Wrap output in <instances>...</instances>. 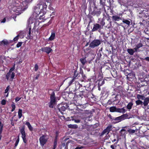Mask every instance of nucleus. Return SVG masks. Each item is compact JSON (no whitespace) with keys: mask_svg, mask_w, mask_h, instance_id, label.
Segmentation results:
<instances>
[{"mask_svg":"<svg viewBox=\"0 0 149 149\" xmlns=\"http://www.w3.org/2000/svg\"><path fill=\"white\" fill-rule=\"evenodd\" d=\"M47 6L46 5L44 6L42 4H38L34 7L33 9V15L35 17H39V19H42L44 18V15L45 13V10Z\"/></svg>","mask_w":149,"mask_h":149,"instance_id":"obj_1","label":"nucleus"},{"mask_svg":"<svg viewBox=\"0 0 149 149\" xmlns=\"http://www.w3.org/2000/svg\"><path fill=\"white\" fill-rule=\"evenodd\" d=\"M31 0H23L22 3H21L19 1H16L14 3V6L13 8V10L15 11H21L24 6L26 5V3H29Z\"/></svg>","mask_w":149,"mask_h":149,"instance_id":"obj_2","label":"nucleus"},{"mask_svg":"<svg viewBox=\"0 0 149 149\" xmlns=\"http://www.w3.org/2000/svg\"><path fill=\"white\" fill-rule=\"evenodd\" d=\"M50 101L49 103V107L51 108H53L54 106L56 104V99L55 96V93L53 92L51 95Z\"/></svg>","mask_w":149,"mask_h":149,"instance_id":"obj_3","label":"nucleus"},{"mask_svg":"<svg viewBox=\"0 0 149 149\" xmlns=\"http://www.w3.org/2000/svg\"><path fill=\"white\" fill-rule=\"evenodd\" d=\"M48 139V138L46 135H42L39 138V141L40 145L43 146L45 144Z\"/></svg>","mask_w":149,"mask_h":149,"instance_id":"obj_4","label":"nucleus"},{"mask_svg":"<svg viewBox=\"0 0 149 149\" xmlns=\"http://www.w3.org/2000/svg\"><path fill=\"white\" fill-rule=\"evenodd\" d=\"M100 43L101 42L99 40H95L91 43L90 47L91 48H94L99 45Z\"/></svg>","mask_w":149,"mask_h":149,"instance_id":"obj_5","label":"nucleus"},{"mask_svg":"<svg viewBox=\"0 0 149 149\" xmlns=\"http://www.w3.org/2000/svg\"><path fill=\"white\" fill-rule=\"evenodd\" d=\"M127 116L128 115L126 114H123L120 116L115 118L113 119V120H114L116 121V123H118L121 121L124 120L125 118H127Z\"/></svg>","mask_w":149,"mask_h":149,"instance_id":"obj_6","label":"nucleus"},{"mask_svg":"<svg viewBox=\"0 0 149 149\" xmlns=\"http://www.w3.org/2000/svg\"><path fill=\"white\" fill-rule=\"evenodd\" d=\"M20 132L22 134V138L24 142L26 143L27 142V140L26 139V133L24 128L22 127L20 130Z\"/></svg>","mask_w":149,"mask_h":149,"instance_id":"obj_7","label":"nucleus"},{"mask_svg":"<svg viewBox=\"0 0 149 149\" xmlns=\"http://www.w3.org/2000/svg\"><path fill=\"white\" fill-rule=\"evenodd\" d=\"M112 126L111 125H109L104 129L101 133V135H103L104 134H108L109 132L112 130Z\"/></svg>","mask_w":149,"mask_h":149,"instance_id":"obj_8","label":"nucleus"},{"mask_svg":"<svg viewBox=\"0 0 149 149\" xmlns=\"http://www.w3.org/2000/svg\"><path fill=\"white\" fill-rule=\"evenodd\" d=\"M102 29V27L101 25H100L96 23L94 24L93 28L92 29V31H94L97 30H98L99 31H100Z\"/></svg>","mask_w":149,"mask_h":149,"instance_id":"obj_9","label":"nucleus"},{"mask_svg":"<svg viewBox=\"0 0 149 149\" xmlns=\"http://www.w3.org/2000/svg\"><path fill=\"white\" fill-rule=\"evenodd\" d=\"M68 105L66 104H60L58 106V108L59 111L61 112L62 111H64L68 108Z\"/></svg>","mask_w":149,"mask_h":149,"instance_id":"obj_10","label":"nucleus"},{"mask_svg":"<svg viewBox=\"0 0 149 149\" xmlns=\"http://www.w3.org/2000/svg\"><path fill=\"white\" fill-rule=\"evenodd\" d=\"M40 51H41L49 54L51 53L52 50L50 47H42L41 49H40Z\"/></svg>","mask_w":149,"mask_h":149,"instance_id":"obj_11","label":"nucleus"},{"mask_svg":"<svg viewBox=\"0 0 149 149\" xmlns=\"http://www.w3.org/2000/svg\"><path fill=\"white\" fill-rule=\"evenodd\" d=\"M14 77L15 73L14 72L10 73L8 72L6 74V78L8 80L10 79H13L14 78Z\"/></svg>","mask_w":149,"mask_h":149,"instance_id":"obj_12","label":"nucleus"},{"mask_svg":"<svg viewBox=\"0 0 149 149\" xmlns=\"http://www.w3.org/2000/svg\"><path fill=\"white\" fill-rule=\"evenodd\" d=\"M37 18L38 19H39V17H35V16H34L33 15L32 17H31L29 19V24H32L36 22Z\"/></svg>","mask_w":149,"mask_h":149,"instance_id":"obj_13","label":"nucleus"},{"mask_svg":"<svg viewBox=\"0 0 149 149\" xmlns=\"http://www.w3.org/2000/svg\"><path fill=\"white\" fill-rule=\"evenodd\" d=\"M143 100H144V101L143 102V104L144 106H147L149 102V98L148 97H146Z\"/></svg>","mask_w":149,"mask_h":149,"instance_id":"obj_14","label":"nucleus"},{"mask_svg":"<svg viewBox=\"0 0 149 149\" xmlns=\"http://www.w3.org/2000/svg\"><path fill=\"white\" fill-rule=\"evenodd\" d=\"M112 17L113 20L114 21H118L121 19V18L117 15L113 16Z\"/></svg>","mask_w":149,"mask_h":149,"instance_id":"obj_15","label":"nucleus"},{"mask_svg":"<svg viewBox=\"0 0 149 149\" xmlns=\"http://www.w3.org/2000/svg\"><path fill=\"white\" fill-rule=\"evenodd\" d=\"M126 111V110L124 109V108H117L116 112H117L124 113Z\"/></svg>","mask_w":149,"mask_h":149,"instance_id":"obj_16","label":"nucleus"},{"mask_svg":"<svg viewBox=\"0 0 149 149\" xmlns=\"http://www.w3.org/2000/svg\"><path fill=\"white\" fill-rule=\"evenodd\" d=\"M127 51L128 53L130 55H133L134 52H136L135 51V50H134V49H128L127 50Z\"/></svg>","mask_w":149,"mask_h":149,"instance_id":"obj_17","label":"nucleus"},{"mask_svg":"<svg viewBox=\"0 0 149 149\" xmlns=\"http://www.w3.org/2000/svg\"><path fill=\"white\" fill-rule=\"evenodd\" d=\"M143 45L141 43H139L136 45L135 47L134 48V49L135 51L137 52L138 49L139 48L142 47Z\"/></svg>","mask_w":149,"mask_h":149,"instance_id":"obj_18","label":"nucleus"},{"mask_svg":"<svg viewBox=\"0 0 149 149\" xmlns=\"http://www.w3.org/2000/svg\"><path fill=\"white\" fill-rule=\"evenodd\" d=\"M68 127L70 128L76 129L78 127L77 125L69 124L68 125Z\"/></svg>","mask_w":149,"mask_h":149,"instance_id":"obj_19","label":"nucleus"},{"mask_svg":"<svg viewBox=\"0 0 149 149\" xmlns=\"http://www.w3.org/2000/svg\"><path fill=\"white\" fill-rule=\"evenodd\" d=\"M80 60L81 62L83 65H84L87 62L85 58H81Z\"/></svg>","mask_w":149,"mask_h":149,"instance_id":"obj_20","label":"nucleus"},{"mask_svg":"<svg viewBox=\"0 0 149 149\" xmlns=\"http://www.w3.org/2000/svg\"><path fill=\"white\" fill-rule=\"evenodd\" d=\"M55 33L52 32L50 37L49 38V40H53L55 38Z\"/></svg>","mask_w":149,"mask_h":149,"instance_id":"obj_21","label":"nucleus"},{"mask_svg":"<svg viewBox=\"0 0 149 149\" xmlns=\"http://www.w3.org/2000/svg\"><path fill=\"white\" fill-rule=\"evenodd\" d=\"M137 98L138 100H144V99L146 97L144 96L138 94L137 95Z\"/></svg>","mask_w":149,"mask_h":149,"instance_id":"obj_22","label":"nucleus"},{"mask_svg":"<svg viewBox=\"0 0 149 149\" xmlns=\"http://www.w3.org/2000/svg\"><path fill=\"white\" fill-rule=\"evenodd\" d=\"M25 124L27 126L30 130L31 131L32 130L33 127H32L30 124L29 122H26L25 123Z\"/></svg>","mask_w":149,"mask_h":149,"instance_id":"obj_23","label":"nucleus"},{"mask_svg":"<svg viewBox=\"0 0 149 149\" xmlns=\"http://www.w3.org/2000/svg\"><path fill=\"white\" fill-rule=\"evenodd\" d=\"M110 111L111 112H116L117 108L115 107H112L109 108Z\"/></svg>","mask_w":149,"mask_h":149,"instance_id":"obj_24","label":"nucleus"},{"mask_svg":"<svg viewBox=\"0 0 149 149\" xmlns=\"http://www.w3.org/2000/svg\"><path fill=\"white\" fill-rule=\"evenodd\" d=\"M133 105V104L132 102H130L127 106V109L129 110H130L132 109Z\"/></svg>","mask_w":149,"mask_h":149,"instance_id":"obj_25","label":"nucleus"},{"mask_svg":"<svg viewBox=\"0 0 149 149\" xmlns=\"http://www.w3.org/2000/svg\"><path fill=\"white\" fill-rule=\"evenodd\" d=\"M135 102L137 105H142L143 104V102L140 100H136Z\"/></svg>","mask_w":149,"mask_h":149,"instance_id":"obj_26","label":"nucleus"},{"mask_svg":"<svg viewBox=\"0 0 149 149\" xmlns=\"http://www.w3.org/2000/svg\"><path fill=\"white\" fill-rule=\"evenodd\" d=\"M22 110L20 109H19L18 111V117L19 118H20L22 116Z\"/></svg>","mask_w":149,"mask_h":149,"instance_id":"obj_27","label":"nucleus"},{"mask_svg":"<svg viewBox=\"0 0 149 149\" xmlns=\"http://www.w3.org/2000/svg\"><path fill=\"white\" fill-rule=\"evenodd\" d=\"M123 22L126 24L129 25L130 23V22L129 20L127 19H124L123 20Z\"/></svg>","mask_w":149,"mask_h":149,"instance_id":"obj_28","label":"nucleus"},{"mask_svg":"<svg viewBox=\"0 0 149 149\" xmlns=\"http://www.w3.org/2000/svg\"><path fill=\"white\" fill-rule=\"evenodd\" d=\"M8 42L6 40H3L1 42V44H2L6 45L8 44Z\"/></svg>","mask_w":149,"mask_h":149,"instance_id":"obj_29","label":"nucleus"},{"mask_svg":"<svg viewBox=\"0 0 149 149\" xmlns=\"http://www.w3.org/2000/svg\"><path fill=\"white\" fill-rule=\"evenodd\" d=\"M19 137L18 136L17 137V139L16 141V142L15 143V146H17V145L19 143Z\"/></svg>","mask_w":149,"mask_h":149,"instance_id":"obj_30","label":"nucleus"},{"mask_svg":"<svg viewBox=\"0 0 149 149\" xmlns=\"http://www.w3.org/2000/svg\"><path fill=\"white\" fill-rule=\"evenodd\" d=\"M9 88H10L9 86H8L7 87L6 89V90L5 91V93H8V91H9Z\"/></svg>","mask_w":149,"mask_h":149,"instance_id":"obj_31","label":"nucleus"},{"mask_svg":"<svg viewBox=\"0 0 149 149\" xmlns=\"http://www.w3.org/2000/svg\"><path fill=\"white\" fill-rule=\"evenodd\" d=\"M129 132L130 133L133 134L135 133V130H134L131 129L129 131Z\"/></svg>","mask_w":149,"mask_h":149,"instance_id":"obj_32","label":"nucleus"},{"mask_svg":"<svg viewBox=\"0 0 149 149\" xmlns=\"http://www.w3.org/2000/svg\"><path fill=\"white\" fill-rule=\"evenodd\" d=\"M1 104L2 105H4L6 104V101L5 100H3L1 102Z\"/></svg>","mask_w":149,"mask_h":149,"instance_id":"obj_33","label":"nucleus"},{"mask_svg":"<svg viewBox=\"0 0 149 149\" xmlns=\"http://www.w3.org/2000/svg\"><path fill=\"white\" fill-rule=\"evenodd\" d=\"M22 45V42H19L17 45V47H20Z\"/></svg>","mask_w":149,"mask_h":149,"instance_id":"obj_34","label":"nucleus"},{"mask_svg":"<svg viewBox=\"0 0 149 149\" xmlns=\"http://www.w3.org/2000/svg\"><path fill=\"white\" fill-rule=\"evenodd\" d=\"M72 120H74L75 123H79L80 122V120H78V119L76 120V119H73Z\"/></svg>","mask_w":149,"mask_h":149,"instance_id":"obj_35","label":"nucleus"},{"mask_svg":"<svg viewBox=\"0 0 149 149\" xmlns=\"http://www.w3.org/2000/svg\"><path fill=\"white\" fill-rule=\"evenodd\" d=\"M35 70L36 71H37V70L38 69V66L37 64H36L35 65L34 67Z\"/></svg>","mask_w":149,"mask_h":149,"instance_id":"obj_36","label":"nucleus"},{"mask_svg":"<svg viewBox=\"0 0 149 149\" xmlns=\"http://www.w3.org/2000/svg\"><path fill=\"white\" fill-rule=\"evenodd\" d=\"M21 99V98H20L19 97H17L15 99V101L16 102L19 101Z\"/></svg>","mask_w":149,"mask_h":149,"instance_id":"obj_37","label":"nucleus"},{"mask_svg":"<svg viewBox=\"0 0 149 149\" xmlns=\"http://www.w3.org/2000/svg\"><path fill=\"white\" fill-rule=\"evenodd\" d=\"M57 144V141L56 140H55V141L54 142V143L53 147L56 148V147Z\"/></svg>","mask_w":149,"mask_h":149,"instance_id":"obj_38","label":"nucleus"},{"mask_svg":"<svg viewBox=\"0 0 149 149\" xmlns=\"http://www.w3.org/2000/svg\"><path fill=\"white\" fill-rule=\"evenodd\" d=\"M101 25H102V28L103 27V26L105 25V22L104 21H102L101 22Z\"/></svg>","mask_w":149,"mask_h":149,"instance_id":"obj_39","label":"nucleus"},{"mask_svg":"<svg viewBox=\"0 0 149 149\" xmlns=\"http://www.w3.org/2000/svg\"><path fill=\"white\" fill-rule=\"evenodd\" d=\"M15 68H11L9 70V72L10 73H13L12 71L14 70Z\"/></svg>","mask_w":149,"mask_h":149,"instance_id":"obj_40","label":"nucleus"},{"mask_svg":"<svg viewBox=\"0 0 149 149\" xmlns=\"http://www.w3.org/2000/svg\"><path fill=\"white\" fill-rule=\"evenodd\" d=\"M11 107L12 108L14 109L15 108V106L14 103L13 102L11 105Z\"/></svg>","mask_w":149,"mask_h":149,"instance_id":"obj_41","label":"nucleus"},{"mask_svg":"<svg viewBox=\"0 0 149 149\" xmlns=\"http://www.w3.org/2000/svg\"><path fill=\"white\" fill-rule=\"evenodd\" d=\"M18 36H17L15 37L14 39L13 40L14 41H16L17 40L18 38Z\"/></svg>","mask_w":149,"mask_h":149,"instance_id":"obj_42","label":"nucleus"},{"mask_svg":"<svg viewBox=\"0 0 149 149\" xmlns=\"http://www.w3.org/2000/svg\"><path fill=\"white\" fill-rule=\"evenodd\" d=\"M83 148L82 146H79L78 147H77L75 149H81Z\"/></svg>","mask_w":149,"mask_h":149,"instance_id":"obj_43","label":"nucleus"},{"mask_svg":"<svg viewBox=\"0 0 149 149\" xmlns=\"http://www.w3.org/2000/svg\"><path fill=\"white\" fill-rule=\"evenodd\" d=\"M74 79H72L71 80L69 83V85H70L74 81Z\"/></svg>","mask_w":149,"mask_h":149,"instance_id":"obj_44","label":"nucleus"},{"mask_svg":"<svg viewBox=\"0 0 149 149\" xmlns=\"http://www.w3.org/2000/svg\"><path fill=\"white\" fill-rule=\"evenodd\" d=\"M6 21V19L5 18H4L1 21V23H4Z\"/></svg>","mask_w":149,"mask_h":149,"instance_id":"obj_45","label":"nucleus"},{"mask_svg":"<svg viewBox=\"0 0 149 149\" xmlns=\"http://www.w3.org/2000/svg\"><path fill=\"white\" fill-rule=\"evenodd\" d=\"M100 3L102 5H104V2H103L102 0H100Z\"/></svg>","mask_w":149,"mask_h":149,"instance_id":"obj_46","label":"nucleus"},{"mask_svg":"<svg viewBox=\"0 0 149 149\" xmlns=\"http://www.w3.org/2000/svg\"><path fill=\"white\" fill-rule=\"evenodd\" d=\"M145 59L147 61H149V57H146L145 58Z\"/></svg>","mask_w":149,"mask_h":149,"instance_id":"obj_47","label":"nucleus"},{"mask_svg":"<svg viewBox=\"0 0 149 149\" xmlns=\"http://www.w3.org/2000/svg\"><path fill=\"white\" fill-rule=\"evenodd\" d=\"M2 127H3V126H1L0 127V133H1L2 132Z\"/></svg>","mask_w":149,"mask_h":149,"instance_id":"obj_48","label":"nucleus"},{"mask_svg":"<svg viewBox=\"0 0 149 149\" xmlns=\"http://www.w3.org/2000/svg\"><path fill=\"white\" fill-rule=\"evenodd\" d=\"M125 129H121V130H120V133H121L122 134V132H125Z\"/></svg>","mask_w":149,"mask_h":149,"instance_id":"obj_49","label":"nucleus"},{"mask_svg":"<svg viewBox=\"0 0 149 149\" xmlns=\"http://www.w3.org/2000/svg\"><path fill=\"white\" fill-rule=\"evenodd\" d=\"M111 148L112 149H115L114 146L113 145H111Z\"/></svg>","mask_w":149,"mask_h":149,"instance_id":"obj_50","label":"nucleus"},{"mask_svg":"<svg viewBox=\"0 0 149 149\" xmlns=\"http://www.w3.org/2000/svg\"><path fill=\"white\" fill-rule=\"evenodd\" d=\"M29 35H30V34H31V31H30V30H31V28H29Z\"/></svg>","mask_w":149,"mask_h":149,"instance_id":"obj_51","label":"nucleus"},{"mask_svg":"<svg viewBox=\"0 0 149 149\" xmlns=\"http://www.w3.org/2000/svg\"><path fill=\"white\" fill-rule=\"evenodd\" d=\"M39 77V75H38L35 78V79H37L38 78V77Z\"/></svg>","mask_w":149,"mask_h":149,"instance_id":"obj_52","label":"nucleus"},{"mask_svg":"<svg viewBox=\"0 0 149 149\" xmlns=\"http://www.w3.org/2000/svg\"><path fill=\"white\" fill-rule=\"evenodd\" d=\"M15 109H13L12 108V109L11 111L12 112L14 111L15 110Z\"/></svg>","mask_w":149,"mask_h":149,"instance_id":"obj_53","label":"nucleus"},{"mask_svg":"<svg viewBox=\"0 0 149 149\" xmlns=\"http://www.w3.org/2000/svg\"><path fill=\"white\" fill-rule=\"evenodd\" d=\"M8 93H7V94L6 95V97H7L8 96Z\"/></svg>","mask_w":149,"mask_h":149,"instance_id":"obj_54","label":"nucleus"},{"mask_svg":"<svg viewBox=\"0 0 149 149\" xmlns=\"http://www.w3.org/2000/svg\"><path fill=\"white\" fill-rule=\"evenodd\" d=\"M1 126H2L1 125V123L0 122V126L1 127Z\"/></svg>","mask_w":149,"mask_h":149,"instance_id":"obj_55","label":"nucleus"},{"mask_svg":"<svg viewBox=\"0 0 149 149\" xmlns=\"http://www.w3.org/2000/svg\"><path fill=\"white\" fill-rule=\"evenodd\" d=\"M116 139H114L113 140V142H115V141H116Z\"/></svg>","mask_w":149,"mask_h":149,"instance_id":"obj_56","label":"nucleus"},{"mask_svg":"<svg viewBox=\"0 0 149 149\" xmlns=\"http://www.w3.org/2000/svg\"><path fill=\"white\" fill-rule=\"evenodd\" d=\"M109 23H110V26H111V21H110Z\"/></svg>","mask_w":149,"mask_h":149,"instance_id":"obj_57","label":"nucleus"},{"mask_svg":"<svg viewBox=\"0 0 149 149\" xmlns=\"http://www.w3.org/2000/svg\"><path fill=\"white\" fill-rule=\"evenodd\" d=\"M56 148L53 147V149H55Z\"/></svg>","mask_w":149,"mask_h":149,"instance_id":"obj_58","label":"nucleus"},{"mask_svg":"<svg viewBox=\"0 0 149 149\" xmlns=\"http://www.w3.org/2000/svg\"><path fill=\"white\" fill-rule=\"evenodd\" d=\"M1 136L0 135V140H1Z\"/></svg>","mask_w":149,"mask_h":149,"instance_id":"obj_59","label":"nucleus"},{"mask_svg":"<svg viewBox=\"0 0 149 149\" xmlns=\"http://www.w3.org/2000/svg\"><path fill=\"white\" fill-rule=\"evenodd\" d=\"M98 90H100V88H98Z\"/></svg>","mask_w":149,"mask_h":149,"instance_id":"obj_60","label":"nucleus"},{"mask_svg":"<svg viewBox=\"0 0 149 149\" xmlns=\"http://www.w3.org/2000/svg\"><path fill=\"white\" fill-rule=\"evenodd\" d=\"M143 108H145L143 107Z\"/></svg>","mask_w":149,"mask_h":149,"instance_id":"obj_61","label":"nucleus"},{"mask_svg":"<svg viewBox=\"0 0 149 149\" xmlns=\"http://www.w3.org/2000/svg\"><path fill=\"white\" fill-rule=\"evenodd\" d=\"M148 94L149 95V92L148 93Z\"/></svg>","mask_w":149,"mask_h":149,"instance_id":"obj_62","label":"nucleus"}]
</instances>
